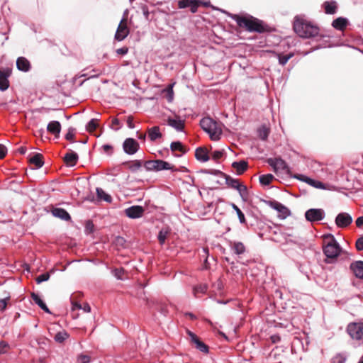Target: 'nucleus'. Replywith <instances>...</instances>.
<instances>
[{"instance_id": "2", "label": "nucleus", "mask_w": 363, "mask_h": 363, "mask_svg": "<svg viewBox=\"0 0 363 363\" xmlns=\"http://www.w3.org/2000/svg\"><path fill=\"white\" fill-rule=\"evenodd\" d=\"M228 16L235 20L240 27L245 28L249 31L262 32L263 26L261 22L252 16H240L237 14H230L225 12Z\"/></svg>"}, {"instance_id": "47", "label": "nucleus", "mask_w": 363, "mask_h": 363, "mask_svg": "<svg viewBox=\"0 0 363 363\" xmlns=\"http://www.w3.org/2000/svg\"><path fill=\"white\" fill-rule=\"evenodd\" d=\"M50 278V274L48 273H44L40 274L36 278V281L38 284H40L43 281H48Z\"/></svg>"}, {"instance_id": "20", "label": "nucleus", "mask_w": 363, "mask_h": 363, "mask_svg": "<svg viewBox=\"0 0 363 363\" xmlns=\"http://www.w3.org/2000/svg\"><path fill=\"white\" fill-rule=\"evenodd\" d=\"M347 24L348 20L343 17H339L335 19L332 23L333 27L338 30H343L347 27Z\"/></svg>"}, {"instance_id": "62", "label": "nucleus", "mask_w": 363, "mask_h": 363, "mask_svg": "<svg viewBox=\"0 0 363 363\" xmlns=\"http://www.w3.org/2000/svg\"><path fill=\"white\" fill-rule=\"evenodd\" d=\"M199 6L202 5L205 7H210L211 6V2L209 1H199Z\"/></svg>"}, {"instance_id": "12", "label": "nucleus", "mask_w": 363, "mask_h": 363, "mask_svg": "<svg viewBox=\"0 0 363 363\" xmlns=\"http://www.w3.org/2000/svg\"><path fill=\"white\" fill-rule=\"evenodd\" d=\"M177 4L179 9L190 8L192 13H196L199 6V0H178Z\"/></svg>"}, {"instance_id": "3", "label": "nucleus", "mask_w": 363, "mask_h": 363, "mask_svg": "<svg viewBox=\"0 0 363 363\" xmlns=\"http://www.w3.org/2000/svg\"><path fill=\"white\" fill-rule=\"evenodd\" d=\"M201 128L207 133L211 139L218 140L222 135L221 124L214 121L211 118H203L200 121Z\"/></svg>"}, {"instance_id": "6", "label": "nucleus", "mask_w": 363, "mask_h": 363, "mask_svg": "<svg viewBox=\"0 0 363 363\" xmlns=\"http://www.w3.org/2000/svg\"><path fill=\"white\" fill-rule=\"evenodd\" d=\"M347 331L352 339H363V323H351L347 325Z\"/></svg>"}, {"instance_id": "27", "label": "nucleus", "mask_w": 363, "mask_h": 363, "mask_svg": "<svg viewBox=\"0 0 363 363\" xmlns=\"http://www.w3.org/2000/svg\"><path fill=\"white\" fill-rule=\"evenodd\" d=\"M64 160L67 165L74 166L77 162L78 155L74 152H70L65 155Z\"/></svg>"}, {"instance_id": "39", "label": "nucleus", "mask_w": 363, "mask_h": 363, "mask_svg": "<svg viewBox=\"0 0 363 363\" xmlns=\"http://www.w3.org/2000/svg\"><path fill=\"white\" fill-rule=\"evenodd\" d=\"M170 148L172 152H175V151H179V152H184V147H183L182 144L179 141L172 142L170 145Z\"/></svg>"}, {"instance_id": "49", "label": "nucleus", "mask_w": 363, "mask_h": 363, "mask_svg": "<svg viewBox=\"0 0 363 363\" xmlns=\"http://www.w3.org/2000/svg\"><path fill=\"white\" fill-rule=\"evenodd\" d=\"M77 362L79 363H89L90 362V357L88 355L81 354L78 357Z\"/></svg>"}, {"instance_id": "17", "label": "nucleus", "mask_w": 363, "mask_h": 363, "mask_svg": "<svg viewBox=\"0 0 363 363\" xmlns=\"http://www.w3.org/2000/svg\"><path fill=\"white\" fill-rule=\"evenodd\" d=\"M350 269L356 277L363 279V261H356L350 264Z\"/></svg>"}, {"instance_id": "23", "label": "nucleus", "mask_w": 363, "mask_h": 363, "mask_svg": "<svg viewBox=\"0 0 363 363\" xmlns=\"http://www.w3.org/2000/svg\"><path fill=\"white\" fill-rule=\"evenodd\" d=\"M230 247L231 250L236 255H242L245 252V247L241 242L234 241L230 242Z\"/></svg>"}, {"instance_id": "16", "label": "nucleus", "mask_w": 363, "mask_h": 363, "mask_svg": "<svg viewBox=\"0 0 363 363\" xmlns=\"http://www.w3.org/2000/svg\"><path fill=\"white\" fill-rule=\"evenodd\" d=\"M11 74L9 69L1 70L0 69V90L2 91H6L9 86V77Z\"/></svg>"}, {"instance_id": "51", "label": "nucleus", "mask_w": 363, "mask_h": 363, "mask_svg": "<svg viewBox=\"0 0 363 363\" xmlns=\"http://www.w3.org/2000/svg\"><path fill=\"white\" fill-rule=\"evenodd\" d=\"M356 248L359 251L363 250V235L356 241Z\"/></svg>"}, {"instance_id": "55", "label": "nucleus", "mask_w": 363, "mask_h": 363, "mask_svg": "<svg viewBox=\"0 0 363 363\" xmlns=\"http://www.w3.org/2000/svg\"><path fill=\"white\" fill-rule=\"evenodd\" d=\"M9 345L6 342H0V353L4 354L6 352Z\"/></svg>"}, {"instance_id": "15", "label": "nucleus", "mask_w": 363, "mask_h": 363, "mask_svg": "<svg viewBox=\"0 0 363 363\" xmlns=\"http://www.w3.org/2000/svg\"><path fill=\"white\" fill-rule=\"evenodd\" d=\"M188 333L190 337L191 342L195 345L196 348L203 353H207L208 351L207 345L201 341L193 333L189 331Z\"/></svg>"}, {"instance_id": "19", "label": "nucleus", "mask_w": 363, "mask_h": 363, "mask_svg": "<svg viewBox=\"0 0 363 363\" xmlns=\"http://www.w3.org/2000/svg\"><path fill=\"white\" fill-rule=\"evenodd\" d=\"M52 214L56 218H59L64 220H69L71 217L69 214L63 208H55L52 210Z\"/></svg>"}, {"instance_id": "18", "label": "nucleus", "mask_w": 363, "mask_h": 363, "mask_svg": "<svg viewBox=\"0 0 363 363\" xmlns=\"http://www.w3.org/2000/svg\"><path fill=\"white\" fill-rule=\"evenodd\" d=\"M47 130L50 133H51L57 137L59 136L60 131H61L60 123L57 121H52L50 122L48 124Z\"/></svg>"}, {"instance_id": "21", "label": "nucleus", "mask_w": 363, "mask_h": 363, "mask_svg": "<svg viewBox=\"0 0 363 363\" xmlns=\"http://www.w3.org/2000/svg\"><path fill=\"white\" fill-rule=\"evenodd\" d=\"M196 158L203 162H207L209 160L208 152L204 147H199L196 150Z\"/></svg>"}, {"instance_id": "45", "label": "nucleus", "mask_w": 363, "mask_h": 363, "mask_svg": "<svg viewBox=\"0 0 363 363\" xmlns=\"http://www.w3.org/2000/svg\"><path fill=\"white\" fill-rule=\"evenodd\" d=\"M224 151L223 150H214L211 153V157L214 160H218L223 155Z\"/></svg>"}, {"instance_id": "40", "label": "nucleus", "mask_w": 363, "mask_h": 363, "mask_svg": "<svg viewBox=\"0 0 363 363\" xmlns=\"http://www.w3.org/2000/svg\"><path fill=\"white\" fill-rule=\"evenodd\" d=\"M232 208L235 211L237 215L238 216L239 220L241 223H245V218L244 213L241 211V210L234 203H232Z\"/></svg>"}, {"instance_id": "31", "label": "nucleus", "mask_w": 363, "mask_h": 363, "mask_svg": "<svg viewBox=\"0 0 363 363\" xmlns=\"http://www.w3.org/2000/svg\"><path fill=\"white\" fill-rule=\"evenodd\" d=\"M31 296H32V298H33V301L37 305H38V306L42 310H43L47 313H50V311L49 308H48V306H46V304L45 303V302L41 299V298L38 294H35L33 293Z\"/></svg>"}, {"instance_id": "37", "label": "nucleus", "mask_w": 363, "mask_h": 363, "mask_svg": "<svg viewBox=\"0 0 363 363\" xmlns=\"http://www.w3.org/2000/svg\"><path fill=\"white\" fill-rule=\"evenodd\" d=\"M240 194V196L243 200H246L247 198V187L240 184L236 189H235Z\"/></svg>"}, {"instance_id": "9", "label": "nucleus", "mask_w": 363, "mask_h": 363, "mask_svg": "<svg viewBox=\"0 0 363 363\" xmlns=\"http://www.w3.org/2000/svg\"><path fill=\"white\" fill-rule=\"evenodd\" d=\"M139 143L133 138H127L123 143L124 152L128 155L135 154L139 149Z\"/></svg>"}, {"instance_id": "57", "label": "nucleus", "mask_w": 363, "mask_h": 363, "mask_svg": "<svg viewBox=\"0 0 363 363\" xmlns=\"http://www.w3.org/2000/svg\"><path fill=\"white\" fill-rule=\"evenodd\" d=\"M174 84H170L169 86L167 89V91L169 94V101H172L173 99V86Z\"/></svg>"}, {"instance_id": "59", "label": "nucleus", "mask_w": 363, "mask_h": 363, "mask_svg": "<svg viewBox=\"0 0 363 363\" xmlns=\"http://www.w3.org/2000/svg\"><path fill=\"white\" fill-rule=\"evenodd\" d=\"M127 125H128V128H130L131 129L134 128L133 118H131V117H128V119H127Z\"/></svg>"}, {"instance_id": "41", "label": "nucleus", "mask_w": 363, "mask_h": 363, "mask_svg": "<svg viewBox=\"0 0 363 363\" xmlns=\"http://www.w3.org/2000/svg\"><path fill=\"white\" fill-rule=\"evenodd\" d=\"M98 126L97 119H91L86 125V130L89 132H92L96 130Z\"/></svg>"}, {"instance_id": "36", "label": "nucleus", "mask_w": 363, "mask_h": 363, "mask_svg": "<svg viewBox=\"0 0 363 363\" xmlns=\"http://www.w3.org/2000/svg\"><path fill=\"white\" fill-rule=\"evenodd\" d=\"M273 179L274 176L272 174H264L259 177V182L263 185H268L271 183Z\"/></svg>"}, {"instance_id": "56", "label": "nucleus", "mask_w": 363, "mask_h": 363, "mask_svg": "<svg viewBox=\"0 0 363 363\" xmlns=\"http://www.w3.org/2000/svg\"><path fill=\"white\" fill-rule=\"evenodd\" d=\"M7 153V148L5 145L0 144V159L4 158Z\"/></svg>"}, {"instance_id": "58", "label": "nucleus", "mask_w": 363, "mask_h": 363, "mask_svg": "<svg viewBox=\"0 0 363 363\" xmlns=\"http://www.w3.org/2000/svg\"><path fill=\"white\" fill-rule=\"evenodd\" d=\"M356 225L358 228H363V216H360L356 220Z\"/></svg>"}, {"instance_id": "61", "label": "nucleus", "mask_w": 363, "mask_h": 363, "mask_svg": "<svg viewBox=\"0 0 363 363\" xmlns=\"http://www.w3.org/2000/svg\"><path fill=\"white\" fill-rule=\"evenodd\" d=\"M102 148L106 152H109L112 150V147L109 145H104Z\"/></svg>"}, {"instance_id": "60", "label": "nucleus", "mask_w": 363, "mask_h": 363, "mask_svg": "<svg viewBox=\"0 0 363 363\" xmlns=\"http://www.w3.org/2000/svg\"><path fill=\"white\" fill-rule=\"evenodd\" d=\"M117 53L121 55H125L128 52V48H122L117 50Z\"/></svg>"}, {"instance_id": "13", "label": "nucleus", "mask_w": 363, "mask_h": 363, "mask_svg": "<svg viewBox=\"0 0 363 363\" xmlns=\"http://www.w3.org/2000/svg\"><path fill=\"white\" fill-rule=\"evenodd\" d=\"M125 213L130 218H139L143 216L144 208L140 206H133L125 209Z\"/></svg>"}, {"instance_id": "34", "label": "nucleus", "mask_w": 363, "mask_h": 363, "mask_svg": "<svg viewBox=\"0 0 363 363\" xmlns=\"http://www.w3.org/2000/svg\"><path fill=\"white\" fill-rule=\"evenodd\" d=\"M258 135L262 140H266L269 134V128L266 125L261 126L258 130Z\"/></svg>"}, {"instance_id": "44", "label": "nucleus", "mask_w": 363, "mask_h": 363, "mask_svg": "<svg viewBox=\"0 0 363 363\" xmlns=\"http://www.w3.org/2000/svg\"><path fill=\"white\" fill-rule=\"evenodd\" d=\"M142 167V162L140 160H135L131 162L129 166L130 169L132 172L138 170Z\"/></svg>"}, {"instance_id": "32", "label": "nucleus", "mask_w": 363, "mask_h": 363, "mask_svg": "<svg viewBox=\"0 0 363 363\" xmlns=\"http://www.w3.org/2000/svg\"><path fill=\"white\" fill-rule=\"evenodd\" d=\"M170 233V230L168 228H162L158 234L157 238L161 245L165 242V240Z\"/></svg>"}, {"instance_id": "33", "label": "nucleus", "mask_w": 363, "mask_h": 363, "mask_svg": "<svg viewBox=\"0 0 363 363\" xmlns=\"http://www.w3.org/2000/svg\"><path fill=\"white\" fill-rule=\"evenodd\" d=\"M96 194L99 199L104 200L107 202L111 201V197L108 194H107L102 189L97 188Z\"/></svg>"}, {"instance_id": "38", "label": "nucleus", "mask_w": 363, "mask_h": 363, "mask_svg": "<svg viewBox=\"0 0 363 363\" xmlns=\"http://www.w3.org/2000/svg\"><path fill=\"white\" fill-rule=\"evenodd\" d=\"M226 184L231 188L236 189L241 183L238 179H233L230 177H226Z\"/></svg>"}, {"instance_id": "14", "label": "nucleus", "mask_w": 363, "mask_h": 363, "mask_svg": "<svg viewBox=\"0 0 363 363\" xmlns=\"http://www.w3.org/2000/svg\"><path fill=\"white\" fill-rule=\"evenodd\" d=\"M294 178L297 179L301 182H306V184L315 188L324 189V184L322 182L313 180L304 174H296L294 175Z\"/></svg>"}, {"instance_id": "54", "label": "nucleus", "mask_w": 363, "mask_h": 363, "mask_svg": "<svg viewBox=\"0 0 363 363\" xmlns=\"http://www.w3.org/2000/svg\"><path fill=\"white\" fill-rule=\"evenodd\" d=\"M123 273H124V270L123 269H116L114 270V275L118 279H123Z\"/></svg>"}, {"instance_id": "5", "label": "nucleus", "mask_w": 363, "mask_h": 363, "mask_svg": "<svg viewBox=\"0 0 363 363\" xmlns=\"http://www.w3.org/2000/svg\"><path fill=\"white\" fill-rule=\"evenodd\" d=\"M268 164L273 167L276 173L289 174L290 170L284 160L281 158H269Z\"/></svg>"}, {"instance_id": "11", "label": "nucleus", "mask_w": 363, "mask_h": 363, "mask_svg": "<svg viewBox=\"0 0 363 363\" xmlns=\"http://www.w3.org/2000/svg\"><path fill=\"white\" fill-rule=\"evenodd\" d=\"M270 206L277 211L278 217L281 219H285L291 214L290 210L279 202H272Z\"/></svg>"}, {"instance_id": "64", "label": "nucleus", "mask_w": 363, "mask_h": 363, "mask_svg": "<svg viewBox=\"0 0 363 363\" xmlns=\"http://www.w3.org/2000/svg\"><path fill=\"white\" fill-rule=\"evenodd\" d=\"M19 152H20L21 154H25V153H26V148H25V147H21V148L19 149Z\"/></svg>"}, {"instance_id": "50", "label": "nucleus", "mask_w": 363, "mask_h": 363, "mask_svg": "<svg viewBox=\"0 0 363 363\" xmlns=\"http://www.w3.org/2000/svg\"><path fill=\"white\" fill-rule=\"evenodd\" d=\"M111 128L115 130H118L120 127V122L118 118H113L111 125Z\"/></svg>"}, {"instance_id": "8", "label": "nucleus", "mask_w": 363, "mask_h": 363, "mask_svg": "<svg viewBox=\"0 0 363 363\" xmlns=\"http://www.w3.org/2000/svg\"><path fill=\"white\" fill-rule=\"evenodd\" d=\"M128 34H129V29L127 26V19H126V18L124 17L122 18V20L121 21V22L118 26V28H117V30H116V33L115 35V38L118 41H121V40H124L128 36Z\"/></svg>"}, {"instance_id": "26", "label": "nucleus", "mask_w": 363, "mask_h": 363, "mask_svg": "<svg viewBox=\"0 0 363 363\" xmlns=\"http://www.w3.org/2000/svg\"><path fill=\"white\" fill-rule=\"evenodd\" d=\"M29 162L34 165L36 169L40 168L44 162L43 161V155L41 154H35L29 158Z\"/></svg>"}, {"instance_id": "52", "label": "nucleus", "mask_w": 363, "mask_h": 363, "mask_svg": "<svg viewBox=\"0 0 363 363\" xmlns=\"http://www.w3.org/2000/svg\"><path fill=\"white\" fill-rule=\"evenodd\" d=\"M74 137V129L69 128L65 135V138L68 140H72Z\"/></svg>"}, {"instance_id": "25", "label": "nucleus", "mask_w": 363, "mask_h": 363, "mask_svg": "<svg viewBox=\"0 0 363 363\" xmlns=\"http://www.w3.org/2000/svg\"><path fill=\"white\" fill-rule=\"evenodd\" d=\"M167 123L169 125L178 131L182 130L184 127V121L179 118H169Z\"/></svg>"}, {"instance_id": "42", "label": "nucleus", "mask_w": 363, "mask_h": 363, "mask_svg": "<svg viewBox=\"0 0 363 363\" xmlns=\"http://www.w3.org/2000/svg\"><path fill=\"white\" fill-rule=\"evenodd\" d=\"M144 167L147 171H155L156 172L155 160H149V161L145 162Z\"/></svg>"}, {"instance_id": "10", "label": "nucleus", "mask_w": 363, "mask_h": 363, "mask_svg": "<svg viewBox=\"0 0 363 363\" xmlns=\"http://www.w3.org/2000/svg\"><path fill=\"white\" fill-rule=\"evenodd\" d=\"M352 222V216L347 213H340L335 218V224L338 228H346Z\"/></svg>"}, {"instance_id": "1", "label": "nucleus", "mask_w": 363, "mask_h": 363, "mask_svg": "<svg viewBox=\"0 0 363 363\" xmlns=\"http://www.w3.org/2000/svg\"><path fill=\"white\" fill-rule=\"evenodd\" d=\"M294 31L301 38H311L318 33V28L311 24L301 16H296L294 23Z\"/></svg>"}, {"instance_id": "29", "label": "nucleus", "mask_w": 363, "mask_h": 363, "mask_svg": "<svg viewBox=\"0 0 363 363\" xmlns=\"http://www.w3.org/2000/svg\"><path fill=\"white\" fill-rule=\"evenodd\" d=\"M233 167L236 170L238 174H242L247 168V162L242 160L234 162L232 164Z\"/></svg>"}, {"instance_id": "43", "label": "nucleus", "mask_w": 363, "mask_h": 363, "mask_svg": "<svg viewBox=\"0 0 363 363\" xmlns=\"http://www.w3.org/2000/svg\"><path fill=\"white\" fill-rule=\"evenodd\" d=\"M73 309H82L84 312L89 313L91 312V307L88 303H84L83 306H81L78 303H75L73 306Z\"/></svg>"}, {"instance_id": "35", "label": "nucleus", "mask_w": 363, "mask_h": 363, "mask_svg": "<svg viewBox=\"0 0 363 363\" xmlns=\"http://www.w3.org/2000/svg\"><path fill=\"white\" fill-rule=\"evenodd\" d=\"M69 337V335L68 333L65 331V330H62V331H60L58 332L55 336V340L57 342H59V343H62L65 340H67Z\"/></svg>"}, {"instance_id": "63", "label": "nucleus", "mask_w": 363, "mask_h": 363, "mask_svg": "<svg viewBox=\"0 0 363 363\" xmlns=\"http://www.w3.org/2000/svg\"><path fill=\"white\" fill-rule=\"evenodd\" d=\"M205 172L208 173V174H218L221 173L218 170H206Z\"/></svg>"}, {"instance_id": "22", "label": "nucleus", "mask_w": 363, "mask_h": 363, "mask_svg": "<svg viewBox=\"0 0 363 363\" xmlns=\"http://www.w3.org/2000/svg\"><path fill=\"white\" fill-rule=\"evenodd\" d=\"M148 138L151 141H155L162 138V135L158 126H154L147 130Z\"/></svg>"}, {"instance_id": "7", "label": "nucleus", "mask_w": 363, "mask_h": 363, "mask_svg": "<svg viewBox=\"0 0 363 363\" xmlns=\"http://www.w3.org/2000/svg\"><path fill=\"white\" fill-rule=\"evenodd\" d=\"M325 217V212L321 208H311L305 213V218L311 223L322 220Z\"/></svg>"}, {"instance_id": "30", "label": "nucleus", "mask_w": 363, "mask_h": 363, "mask_svg": "<svg viewBox=\"0 0 363 363\" xmlns=\"http://www.w3.org/2000/svg\"><path fill=\"white\" fill-rule=\"evenodd\" d=\"M323 7L327 14H334L337 11V3L335 1H325Z\"/></svg>"}, {"instance_id": "28", "label": "nucleus", "mask_w": 363, "mask_h": 363, "mask_svg": "<svg viewBox=\"0 0 363 363\" xmlns=\"http://www.w3.org/2000/svg\"><path fill=\"white\" fill-rule=\"evenodd\" d=\"M155 162L156 167V172L173 169V166L167 162L161 160H155Z\"/></svg>"}, {"instance_id": "53", "label": "nucleus", "mask_w": 363, "mask_h": 363, "mask_svg": "<svg viewBox=\"0 0 363 363\" xmlns=\"http://www.w3.org/2000/svg\"><path fill=\"white\" fill-rule=\"evenodd\" d=\"M9 298H2L0 299V311H4L6 310L7 306V300H9Z\"/></svg>"}, {"instance_id": "46", "label": "nucleus", "mask_w": 363, "mask_h": 363, "mask_svg": "<svg viewBox=\"0 0 363 363\" xmlns=\"http://www.w3.org/2000/svg\"><path fill=\"white\" fill-rule=\"evenodd\" d=\"M293 54H289L286 55H280L279 57V62L281 65H284L289 61V60L292 57Z\"/></svg>"}, {"instance_id": "48", "label": "nucleus", "mask_w": 363, "mask_h": 363, "mask_svg": "<svg viewBox=\"0 0 363 363\" xmlns=\"http://www.w3.org/2000/svg\"><path fill=\"white\" fill-rule=\"evenodd\" d=\"M206 290H207L206 285H200V286H196L194 289V293L195 295H196L199 293L203 294L206 291Z\"/></svg>"}, {"instance_id": "24", "label": "nucleus", "mask_w": 363, "mask_h": 363, "mask_svg": "<svg viewBox=\"0 0 363 363\" xmlns=\"http://www.w3.org/2000/svg\"><path fill=\"white\" fill-rule=\"evenodd\" d=\"M16 66L21 71L27 72L30 69V63L28 60L23 57H20L17 59Z\"/></svg>"}, {"instance_id": "4", "label": "nucleus", "mask_w": 363, "mask_h": 363, "mask_svg": "<svg viewBox=\"0 0 363 363\" xmlns=\"http://www.w3.org/2000/svg\"><path fill=\"white\" fill-rule=\"evenodd\" d=\"M325 239L328 240V241L323 247L324 254L328 258L337 257L341 252L340 245L331 234L325 235Z\"/></svg>"}]
</instances>
